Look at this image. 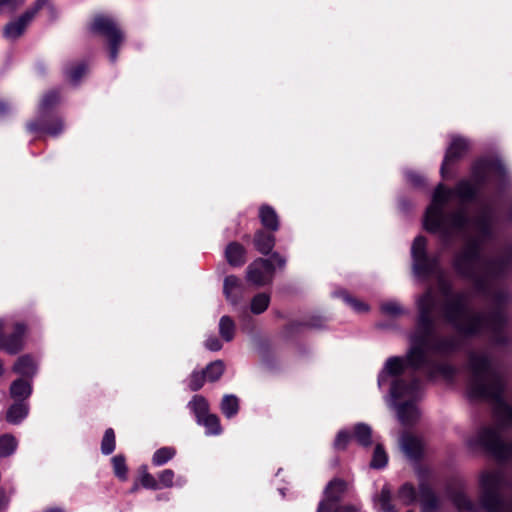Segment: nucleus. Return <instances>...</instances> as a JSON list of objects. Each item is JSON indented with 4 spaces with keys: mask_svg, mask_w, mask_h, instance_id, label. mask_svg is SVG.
<instances>
[{
    "mask_svg": "<svg viewBox=\"0 0 512 512\" xmlns=\"http://www.w3.org/2000/svg\"><path fill=\"white\" fill-rule=\"evenodd\" d=\"M418 315L414 330L409 335L410 348L405 357H389L378 376V386L382 387L389 377L392 378L390 396L392 401L403 400L396 405L399 421L411 425L419 418L416 401L421 396L422 382L417 371L423 370L433 378L441 374L446 378L454 376V368L447 363L438 362L431 354L447 356L461 349L463 340L471 336L458 334L454 336H437L433 311L436 299L433 289L429 287L417 299Z\"/></svg>",
    "mask_w": 512,
    "mask_h": 512,
    "instance_id": "obj_1",
    "label": "nucleus"
},
{
    "mask_svg": "<svg viewBox=\"0 0 512 512\" xmlns=\"http://www.w3.org/2000/svg\"><path fill=\"white\" fill-rule=\"evenodd\" d=\"M478 191L477 179L461 180L454 188L440 183L424 217L425 229L438 234L445 246L452 245L457 238L464 240L454 258V268L476 283L480 272V216L471 210V205Z\"/></svg>",
    "mask_w": 512,
    "mask_h": 512,
    "instance_id": "obj_2",
    "label": "nucleus"
},
{
    "mask_svg": "<svg viewBox=\"0 0 512 512\" xmlns=\"http://www.w3.org/2000/svg\"><path fill=\"white\" fill-rule=\"evenodd\" d=\"M494 218L488 217L482 206V254L484 242L492 232ZM512 263V248H504L491 259L482 256V341L488 340L496 345L509 340L505 306L508 293L503 287L500 276Z\"/></svg>",
    "mask_w": 512,
    "mask_h": 512,
    "instance_id": "obj_3",
    "label": "nucleus"
},
{
    "mask_svg": "<svg viewBox=\"0 0 512 512\" xmlns=\"http://www.w3.org/2000/svg\"><path fill=\"white\" fill-rule=\"evenodd\" d=\"M439 288L444 297L441 312L444 320L458 333L473 336L480 329V313L472 303L469 291L453 292L451 284L439 275Z\"/></svg>",
    "mask_w": 512,
    "mask_h": 512,
    "instance_id": "obj_4",
    "label": "nucleus"
},
{
    "mask_svg": "<svg viewBox=\"0 0 512 512\" xmlns=\"http://www.w3.org/2000/svg\"><path fill=\"white\" fill-rule=\"evenodd\" d=\"M482 400L489 399L494 415L502 426L512 427V407L503 399L505 387L501 367L482 355Z\"/></svg>",
    "mask_w": 512,
    "mask_h": 512,
    "instance_id": "obj_5",
    "label": "nucleus"
},
{
    "mask_svg": "<svg viewBox=\"0 0 512 512\" xmlns=\"http://www.w3.org/2000/svg\"><path fill=\"white\" fill-rule=\"evenodd\" d=\"M412 270L415 276L424 279L439 273V257L427 253V241L423 236L414 239L411 247Z\"/></svg>",
    "mask_w": 512,
    "mask_h": 512,
    "instance_id": "obj_6",
    "label": "nucleus"
},
{
    "mask_svg": "<svg viewBox=\"0 0 512 512\" xmlns=\"http://www.w3.org/2000/svg\"><path fill=\"white\" fill-rule=\"evenodd\" d=\"M90 30L107 39L110 50L109 58L112 63H115L118 58L120 45L124 41V33L118 24L108 16L97 15L90 24Z\"/></svg>",
    "mask_w": 512,
    "mask_h": 512,
    "instance_id": "obj_7",
    "label": "nucleus"
},
{
    "mask_svg": "<svg viewBox=\"0 0 512 512\" xmlns=\"http://www.w3.org/2000/svg\"><path fill=\"white\" fill-rule=\"evenodd\" d=\"M465 380V395L472 404L480 401V356L476 351L468 355L467 362L462 369Z\"/></svg>",
    "mask_w": 512,
    "mask_h": 512,
    "instance_id": "obj_8",
    "label": "nucleus"
},
{
    "mask_svg": "<svg viewBox=\"0 0 512 512\" xmlns=\"http://www.w3.org/2000/svg\"><path fill=\"white\" fill-rule=\"evenodd\" d=\"M50 0H36L35 3L28 8L17 19L7 23L3 29V35L8 40H16L21 37L29 24L33 21L37 13L46 5Z\"/></svg>",
    "mask_w": 512,
    "mask_h": 512,
    "instance_id": "obj_9",
    "label": "nucleus"
},
{
    "mask_svg": "<svg viewBox=\"0 0 512 512\" xmlns=\"http://www.w3.org/2000/svg\"><path fill=\"white\" fill-rule=\"evenodd\" d=\"M488 450L496 459L512 458V443H508L500 430L482 429V449Z\"/></svg>",
    "mask_w": 512,
    "mask_h": 512,
    "instance_id": "obj_10",
    "label": "nucleus"
},
{
    "mask_svg": "<svg viewBox=\"0 0 512 512\" xmlns=\"http://www.w3.org/2000/svg\"><path fill=\"white\" fill-rule=\"evenodd\" d=\"M347 490L346 481L340 478L331 480L324 490V499L320 501L317 512H332L337 507L336 504L344 498Z\"/></svg>",
    "mask_w": 512,
    "mask_h": 512,
    "instance_id": "obj_11",
    "label": "nucleus"
},
{
    "mask_svg": "<svg viewBox=\"0 0 512 512\" xmlns=\"http://www.w3.org/2000/svg\"><path fill=\"white\" fill-rule=\"evenodd\" d=\"M274 276V265L271 260L258 258L247 268V280L261 287L269 284Z\"/></svg>",
    "mask_w": 512,
    "mask_h": 512,
    "instance_id": "obj_12",
    "label": "nucleus"
},
{
    "mask_svg": "<svg viewBox=\"0 0 512 512\" xmlns=\"http://www.w3.org/2000/svg\"><path fill=\"white\" fill-rule=\"evenodd\" d=\"M482 187L484 184L495 181L503 184L507 180V170L498 156L492 159L482 158Z\"/></svg>",
    "mask_w": 512,
    "mask_h": 512,
    "instance_id": "obj_13",
    "label": "nucleus"
},
{
    "mask_svg": "<svg viewBox=\"0 0 512 512\" xmlns=\"http://www.w3.org/2000/svg\"><path fill=\"white\" fill-rule=\"evenodd\" d=\"M469 141L463 137L455 136L446 151L444 161L441 166V174L446 177V170L450 163L463 157L469 150Z\"/></svg>",
    "mask_w": 512,
    "mask_h": 512,
    "instance_id": "obj_14",
    "label": "nucleus"
},
{
    "mask_svg": "<svg viewBox=\"0 0 512 512\" xmlns=\"http://www.w3.org/2000/svg\"><path fill=\"white\" fill-rule=\"evenodd\" d=\"M246 288L243 281L235 275L225 277L223 282V294L226 300L233 306L239 304L244 297Z\"/></svg>",
    "mask_w": 512,
    "mask_h": 512,
    "instance_id": "obj_15",
    "label": "nucleus"
},
{
    "mask_svg": "<svg viewBox=\"0 0 512 512\" xmlns=\"http://www.w3.org/2000/svg\"><path fill=\"white\" fill-rule=\"evenodd\" d=\"M25 325L16 323L13 332L8 336H3L0 332V349L9 354H16L23 348V337L25 334Z\"/></svg>",
    "mask_w": 512,
    "mask_h": 512,
    "instance_id": "obj_16",
    "label": "nucleus"
},
{
    "mask_svg": "<svg viewBox=\"0 0 512 512\" xmlns=\"http://www.w3.org/2000/svg\"><path fill=\"white\" fill-rule=\"evenodd\" d=\"M27 129L30 132H38L42 131L52 136L59 135L63 129L64 124L63 121L58 118H50L49 120L45 119V114L39 115L38 119L27 124Z\"/></svg>",
    "mask_w": 512,
    "mask_h": 512,
    "instance_id": "obj_17",
    "label": "nucleus"
},
{
    "mask_svg": "<svg viewBox=\"0 0 512 512\" xmlns=\"http://www.w3.org/2000/svg\"><path fill=\"white\" fill-rule=\"evenodd\" d=\"M421 512H437L440 501L432 488L425 482L419 484Z\"/></svg>",
    "mask_w": 512,
    "mask_h": 512,
    "instance_id": "obj_18",
    "label": "nucleus"
},
{
    "mask_svg": "<svg viewBox=\"0 0 512 512\" xmlns=\"http://www.w3.org/2000/svg\"><path fill=\"white\" fill-rule=\"evenodd\" d=\"M449 498L458 512H479V506L470 500L462 488L451 489Z\"/></svg>",
    "mask_w": 512,
    "mask_h": 512,
    "instance_id": "obj_19",
    "label": "nucleus"
},
{
    "mask_svg": "<svg viewBox=\"0 0 512 512\" xmlns=\"http://www.w3.org/2000/svg\"><path fill=\"white\" fill-rule=\"evenodd\" d=\"M400 445L403 452L410 459L417 460L421 457L423 444L419 438L409 433H404L401 437Z\"/></svg>",
    "mask_w": 512,
    "mask_h": 512,
    "instance_id": "obj_20",
    "label": "nucleus"
},
{
    "mask_svg": "<svg viewBox=\"0 0 512 512\" xmlns=\"http://www.w3.org/2000/svg\"><path fill=\"white\" fill-rule=\"evenodd\" d=\"M259 218L261 224L271 232L279 229V218L275 209L267 204L260 206Z\"/></svg>",
    "mask_w": 512,
    "mask_h": 512,
    "instance_id": "obj_21",
    "label": "nucleus"
},
{
    "mask_svg": "<svg viewBox=\"0 0 512 512\" xmlns=\"http://www.w3.org/2000/svg\"><path fill=\"white\" fill-rule=\"evenodd\" d=\"M484 489V478L482 477V490ZM482 509H487L490 512H512V502L506 504L500 497L494 496L489 499L482 492Z\"/></svg>",
    "mask_w": 512,
    "mask_h": 512,
    "instance_id": "obj_22",
    "label": "nucleus"
},
{
    "mask_svg": "<svg viewBox=\"0 0 512 512\" xmlns=\"http://www.w3.org/2000/svg\"><path fill=\"white\" fill-rule=\"evenodd\" d=\"M225 256L228 263L235 267L242 266L246 260L245 249L241 244L237 242H231L227 245Z\"/></svg>",
    "mask_w": 512,
    "mask_h": 512,
    "instance_id": "obj_23",
    "label": "nucleus"
},
{
    "mask_svg": "<svg viewBox=\"0 0 512 512\" xmlns=\"http://www.w3.org/2000/svg\"><path fill=\"white\" fill-rule=\"evenodd\" d=\"M254 245L261 254L268 255L275 245V237L271 233L258 230L254 236Z\"/></svg>",
    "mask_w": 512,
    "mask_h": 512,
    "instance_id": "obj_24",
    "label": "nucleus"
},
{
    "mask_svg": "<svg viewBox=\"0 0 512 512\" xmlns=\"http://www.w3.org/2000/svg\"><path fill=\"white\" fill-rule=\"evenodd\" d=\"M392 491L389 485H384L378 496L374 498L375 505L379 512H398L395 506L391 503Z\"/></svg>",
    "mask_w": 512,
    "mask_h": 512,
    "instance_id": "obj_25",
    "label": "nucleus"
},
{
    "mask_svg": "<svg viewBox=\"0 0 512 512\" xmlns=\"http://www.w3.org/2000/svg\"><path fill=\"white\" fill-rule=\"evenodd\" d=\"M352 437L358 444L368 447L372 444V428L365 423H357L353 427Z\"/></svg>",
    "mask_w": 512,
    "mask_h": 512,
    "instance_id": "obj_26",
    "label": "nucleus"
},
{
    "mask_svg": "<svg viewBox=\"0 0 512 512\" xmlns=\"http://www.w3.org/2000/svg\"><path fill=\"white\" fill-rule=\"evenodd\" d=\"M32 388L29 382L23 379H17L12 382L10 387L11 397L18 402H23L30 396Z\"/></svg>",
    "mask_w": 512,
    "mask_h": 512,
    "instance_id": "obj_27",
    "label": "nucleus"
},
{
    "mask_svg": "<svg viewBox=\"0 0 512 512\" xmlns=\"http://www.w3.org/2000/svg\"><path fill=\"white\" fill-rule=\"evenodd\" d=\"M236 325L230 316L224 315L219 320V334L226 342H231L235 337Z\"/></svg>",
    "mask_w": 512,
    "mask_h": 512,
    "instance_id": "obj_28",
    "label": "nucleus"
},
{
    "mask_svg": "<svg viewBox=\"0 0 512 512\" xmlns=\"http://www.w3.org/2000/svg\"><path fill=\"white\" fill-rule=\"evenodd\" d=\"M13 371L25 377H32L35 374V363L30 356H22L15 362Z\"/></svg>",
    "mask_w": 512,
    "mask_h": 512,
    "instance_id": "obj_29",
    "label": "nucleus"
},
{
    "mask_svg": "<svg viewBox=\"0 0 512 512\" xmlns=\"http://www.w3.org/2000/svg\"><path fill=\"white\" fill-rule=\"evenodd\" d=\"M188 407L193 411L198 421L208 415L209 405L207 400L201 395H195L188 403Z\"/></svg>",
    "mask_w": 512,
    "mask_h": 512,
    "instance_id": "obj_30",
    "label": "nucleus"
},
{
    "mask_svg": "<svg viewBox=\"0 0 512 512\" xmlns=\"http://www.w3.org/2000/svg\"><path fill=\"white\" fill-rule=\"evenodd\" d=\"M28 414V406L24 402L16 401L7 411L6 419L8 422L17 424Z\"/></svg>",
    "mask_w": 512,
    "mask_h": 512,
    "instance_id": "obj_31",
    "label": "nucleus"
},
{
    "mask_svg": "<svg viewBox=\"0 0 512 512\" xmlns=\"http://www.w3.org/2000/svg\"><path fill=\"white\" fill-rule=\"evenodd\" d=\"M176 449L174 447L165 446L157 449L152 456V464L154 466H162L174 458Z\"/></svg>",
    "mask_w": 512,
    "mask_h": 512,
    "instance_id": "obj_32",
    "label": "nucleus"
},
{
    "mask_svg": "<svg viewBox=\"0 0 512 512\" xmlns=\"http://www.w3.org/2000/svg\"><path fill=\"white\" fill-rule=\"evenodd\" d=\"M221 411L227 418L234 417L239 411V400L235 395H225L221 401Z\"/></svg>",
    "mask_w": 512,
    "mask_h": 512,
    "instance_id": "obj_33",
    "label": "nucleus"
},
{
    "mask_svg": "<svg viewBox=\"0 0 512 512\" xmlns=\"http://www.w3.org/2000/svg\"><path fill=\"white\" fill-rule=\"evenodd\" d=\"M17 440L11 434L0 436V458L12 455L17 448Z\"/></svg>",
    "mask_w": 512,
    "mask_h": 512,
    "instance_id": "obj_34",
    "label": "nucleus"
},
{
    "mask_svg": "<svg viewBox=\"0 0 512 512\" xmlns=\"http://www.w3.org/2000/svg\"><path fill=\"white\" fill-rule=\"evenodd\" d=\"M398 499L406 506L415 503L417 493L414 486L410 483H404L397 492Z\"/></svg>",
    "mask_w": 512,
    "mask_h": 512,
    "instance_id": "obj_35",
    "label": "nucleus"
},
{
    "mask_svg": "<svg viewBox=\"0 0 512 512\" xmlns=\"http://www.w3.org/2000/svg\"><path fill=\"white\" fill-rule=\"evenodd\" d=\"M198 423L205 426L208 435H219L222 432L219 417L215 414L206 415Z\"/></svg>",
    "mask_w": 512,
    "mask_h": 512,
    "instance_id": "obj_36",
    "label": "nucleus"
},
{
    "mask_svg": "<svg viewBox=\"0 0 512 512\" xmlns=\"http://www.w3.org/2000/svg\"><path fill=\"white\" fill-rule=\"evenodd\" d=\"M60 101L59 93L55 90L47 92L39 105V115L45 114L49 109L53 108Z\"/></svg>",
    "mask_w": 512,
    "mask_h": 512,
    "instance_id": "obj_37",
    "label": "nucleus"
},
{
    "mask_svg": "<svg viewBox=\"0 0 512 512\" xmlns=\"http://www.w3.org/2000/svg\"><path fill=\"white\" fill-rule=\"evenodd\" d=\"M269 303L270 296L266 293H259L251 300V312L256 315L261 314L268 308Z\"/></svg>",
    "mask_w": 512,
    "mask_h": 512,
    "instance_id": "obj_38",
    "label": "nucleus"
},
{
    "mask_svg": "<svg viewBox=\"0 0 512 512\" xmlns=\"http://www.w3.org/2000/svg\"><path fill=\"white\" fill-rule=\"evenodd\" d=\"M224 368V363L221 360H216L207 365L206 369L203 370V372L205 373V376L209 381L215 382L219 380L222 374L224 373Z\"/></svg>",
    "mask_w": 512,
    "mask_h": 512,
    "instance_id": "obj_39",
    "label": "nucleus"
},
{
    "mask_svg": "<svg viewBox=\"0 0 512 512\" xmlns=\"http://www.w3.org/2000/svg\"><path fill=\"white\" fill-rule=\"evenodd\" d=\"M387 460H388L387 454L384 451L382 445L377 444L374 449V453H373V457H372L370 466L375 469H381L386 466Z\"/></svg>",
    "mask_w": 512,
    "mask_h": 512,
    "instance_id": "obj_40",
    "label": "nucleus"
},
{
    "mask_svg": "<svg viewBox=\"0 0 512 512\" xmlns=\"http://www.w3.org/2000/svg\"><path fill=\"white\" fill-rule=\"evenodd\" d=\"M115 449V434L112 428L106 429L102 442H101V452L104 455L111 454Z\"/></svg>",
    "mask_w": 512,
    "mask_h": 512,
    "instance_id": "obj_41",
    "label": "nucleus"
},
{
    "mask_svg": "<svg viewBox=\"0 0 512 512\" xmlns=\"http://www.w3.org/2000/svg\"><path fill=\"white\" fill-rule=\"evenodd\" d=\"M380 309L382 313L389 316H399L406 312L400 303L394 300L383 302L380 305Z\"/></svg>",
    "mask_w": 512,
    "mask_h": 512,
    "instance_id": "obj_42",
    "label": "nucleus"
},
{
    "mask_svg": "<svg viewBox=\"0 0 512 512\" xmlns=\"http://www.w3.org/2000/svg\"><path fill=\"white\" fill-rule=\"evenodd\" d=\"M113 470L120 480L127 479V466L123 455H116L112 458Z\"/></svg>",
    "mask_w": 512,
    "mask_h": 512,
    "instance_id": "obj_43",
    "label": "nucleus"
},
{
    "mask_svg": "<svg viewBox=\"0 0 512 512\" xmlns=\"http://www.w3.org/2000/svg\"><path fill=\"white\" fill-rule=\"evenodd\" d=\"M87 67L85 64H77L70 69H66V75L70 82L77 84L80 79L85 75Z\"/></svg>",
    "mask_w": 512,
    "mask_h": 512,
    "instance_id": "obj_44",
    "label": "nucleus"
},
{
    "mask_svg": "<svg viewBox=\"0 0 512 512\" xmlns=\"http://www.w3.org/2000/svg\"><path fill=\"white\" fill-rule=\"evenodd\" d=\"M205 379H206V376H205V373L203 371L199 372V371H194L192 372V374L190 375V379H189V388L191 391H198L200 390L204 383H205Z\"/></svg>",
    "mask_w": 512,
    "mask_h": 512,
    "instance_id": "obj_45",
    "label": "nucleus"
},
{
    "mask_svg": "<svg viewBox=\"0 0 512 512\" xmlns=\"http://www.w3.org/2000/svg\"><path fill=\"white\" fill-rule=\"evenodd\" d=\"M352 433L341 430L338 432L335 441H334V447L338 450H343L346 448L347 444L349 443L350 439H352Z\"/></svg>",
    "mask_w": 512,
    "mask_h": 512,
    "instance_id": "obj_46",
    "label": "nucleus"
},
{
    "mask_svg": "<svg viewBox=\"0 0 512 512\" xmlns=\"http://www.w3.org/2000/svg\"><path fill=\"white\" fill-rule=\"evenodd\" d=\"M174 471L171 469H165L158 474V483L159 486L163 487H172L173 479H174Z\"/></svg>",
    "mask_w": 512,
    "mask_h": 512,
    "instance_id": "obj_47",
    "label": "nucleus"
},
{
    "mask_svg": "<svg viewBox=\"0 0 512 512\" xmlns=\"http://www.w3.org/2000/svg\"><path fill=\"white\" fill-rule=\"evenodd\" d=\"M140 482H141V485L147 489L157 490L160 488L159 483L155 479V477L153 475H151L150 473H148L147 471H144L142 473V475L140 477Z\"/></svg>",
    "mask_w": 512,
    "mask_h": 512,
    "instance_id": "obj_48",
    "label": "nucleus"
},
{
    "mask_svg": "<svg viewBox=\"0 0 512 512\" xmlns=\"http://www.w3.org/2000/svg\"><path fill=\"white\" fill-rule=\"evenodd\" d=\"M204 345L210 351H219L222 348V343L216 336L208 337Z\"/></svg>",
    "mask_w": 512,
    "mask_h": 512,
    "instance_id": "obj_49",
    "label": "nucleus"
},
{
    "mask_svg": "<svg viewBox=\"0 0 512 512\" xmlns=\"http://www.w3.org/2000/svg\"><path fill=\"white\" fill-rule=\"evenodd\" d=\"M344 300L357 312H363L368 309L367 305L361 301H358L350 296H345Z\"/></svg>",
    "mask_w": 512,
    "mask_h": 512,
    "instance_id": "obj_50",
    "label": "nucleus"
},
{
    "mask_svg": "<svg viewBox=\"0 0 512 512\" xmlns=\"http://www.w3.org/2000/svg\"><path fill=\"white\" fill-rule=\"evenodd\" d=\"M406 178L410 184L416 187L421 186L424 182L423 177L415 172H407Z\"/></svg>",
    "mask_w": 512,
    "mask_h": 512,
    "instance_id": "obj_51",
    "label": "nucleus"
},
{
    "mask_svg": "<svg viewBox=\"0 0 512 512\" xmlns=\"http://www.w3.org/2000/svg\"><path fill=\"white\" fill-rule=\"evenodd\" d=\"M332 512H359V509L354 505H340L335 507Z\"/></svg>",
    "mask_w": 512,
    "mask_h": 512,
    "instance_id": "obj_52",
    "label": "nucleus"
},
{
    "mask_svg": "<svg viewBox=\"0 0 512 512\" xmlns=\"http://www.w3.org/2000/svg\"><path fill=\"white\" fill-rule=\"evenodd\" d=\"M26 0H6V8L15 11L25 3Z\"/></svg>",
    "mask_w": 512,
    "mask_h": 512,
    "instance_id": "obj_53",
    "label": "nucleus"
},
{
    "mask_svg": "<svg viewBox=\"0 0 512 512\" xmlns=\"http://www.w3.org/2000/svg\"><path fill=\"white\" fill-rule=\"evenodd\" d=\"M272 262H276L277 265L282 268L285 266L286 264V260L285 258H283L282 256H280L278 253H274L270 259Z\"/></svg>",
    "mask_w": 512,
    "mask_h": 512,
    "instance_id": "obj_54",
    "label": "nucleus"
},
{
    "mask_svg": "<svg viewBox=\"0 0 512 512\" xmlns=\"http://www.w3.org/2000/svg\"><path fill=\"white\" fill-rule=\"evenodd\" d=\"M9 499L5 495L4 491L0 490V511L6 509L8 506Z\"/></svg>",
    "mask_w": 512,
    "mask_h": 512,
    "instance_id": "obj_55",
    "label": "nucleus"
},
{
    "mask_svg": "<svg viewBox=\"0 0 512 512\" xmlns=\"http://www.w3.org/2000/svg\"><path fill=\"white\" fill-rule=\"evenodd\" d=\"M8 111H9L8 105L4 102H0V116L4 115Z\"/></svg>",
    "mask_w": 512,
    "mask_h": 512,
    "instance_id": "obj_56",
    "label": "nucleus"
},
{
    "mask_svg": "<svg viewBox=\"0 0 512 512\" xmlns=\"http://www.w3.org/2000/svg\"><path fill=\"white\" fill-rule=\"evenodd\" d=\"M43 512H66V511L61 507H50V508L45 509Z\"/></svg>",
    "mask_w": 512,
    "mask_h": 512,
    "instance_id": "obj_57",
    "label": "nucleus"
},
{
    "mask_svg": "<svg viewBox=\"0 0 512 512\" xmlns=\"http://www.w3.org/2000/svg\"><path fill=\"white\" fill-rule=\"evenodd\" d=\"M479 441H480L479 440V436H475V438L469 442V445L470 446H477Z\"/></svg>",
    "mask_w": 512,
    "mask_h": 512,
    "instance_id": "obj_58",
    "label": "nucleus"
},
{
    "mask_svg": "<svg viewBox=\"0 0 512 512\" xmlns=\"http://www.w3.org/2000/svg\"><path fill=\"white\" fill-rule=\"evenodd\" d=\"M6 0H0V10L6 8Z\"/></svg>",
    "mask_w": 512,
    "mask_h": 512,
    "instance_id": "obj_59",
    "label": "nucleus"
},
{
    "mask_svg": "<svg viewBox=\"0 0 512 512\" xmlns=\"http://www.w3.org/2000/svg\"><path fill=\"white\" fill-rule=\"evenodd\" d=\"M138 490V484H134L133 487L131 488L130 492L131 493H134Z\"/></svg>",
    "mask_w": 512,
    "mask_h": 512,
    "instance_id": "obj_60",
    "label": "nucleus"
},
{
    "mask_svg": "<svg viewBox=\"0 0 512 512\" xmlns=\"http://www.w3.org/2000/svg\"><path fill=\"white\" fill-rule=\"evenodd\" d=\"M3 374V364L2 362L0 361V376Z\"/></svg>",
    "mask_w": 512,
    "mask_h": 512,
    "instance_id": "obj_61",
    "label": "nucleus"
},
{
    "mask_svg": "<svg viewBox=\"0 0 512 512\" xmlns=\"http://www.w3.org/2000/svg\"><path fill=\"white\" fill-rule=\"evenodd\" d=\"M3 327H4V322L2 320H0V332L3 330Z\"/></svg>",
    "mask_w": 512,
    "mask_h": 512,
    "instance_id": "obj_62",
    "label": "nucleus"
},
{
    "mask_svg": "<svg viewBox=\"0 0 512 512\" xmlns=\"http://www.w3.org/2000/svg\"><path fill=\"white\" fill-rule=\"evenodd\" d=\"M407 512H414V511H413V510H409V511H407Z\"/></svg>",
    "mask_w": 512,
    "mask_h": 512,
    "instance_id": "obj_63",
    "label": "nucleus"
}]
</instances>
